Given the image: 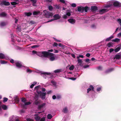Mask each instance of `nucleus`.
<instances>
[{
  "label": "nucleus",
  "instance_id": "obj_8",
  "mask_svg": "<svg viewBox=\"0 0 121 121\" xmlns=\"http://www.w3.org/2000/svg\"><path fill=\"white\" fill-rule=\"evenodd\" d=\"M121 58V52L116 55L114 57V59H115L119 60Z\"/></svg>",
  "mask_w": 121,
  "mask_h": 121
},
{
  "label": "nucleus",
  "instance_id": "obj_60",
  "mask_svg": "<svg viewBox=\"0 0 121 121\" xmlns=\"http://www.w3.org/2000/svg\"><path fill=\"white\" fill-rule=\"evenodd\" d=\"M90 55L91 54L89 53H87L86 55V56L88 57H89Z\"/></svg>",
  "mask_w": 121,
  "mask_h": 121
},
{
  "label": "nucleus",
  "instance_id": "obj_3",
  "mask_svg": "<svg viewBox=\"0 0 121 121\" xmlns=\"http://www.w3.org/2000/svg\"><path fill=\"white\" fill-rule=\"evenodd\" d=\"M44 12L45 13L44 14L45 16L47 18H50L51 17H52L53 15V13L50 12L49 11L46 12Z\"/></svg>",
  "mask_w": 121,
  "mask_h": 121
},
{
  "label": "nucleus",
  "instance_id": "obj_5",
  "mask_svg": "<svg viewBox=\"0 0 121 121\" xmlns=\"http://www.w3.org/2000/svg\"><path fill=\"white\" fill-rule=\"evenodd\" d=\"M10 3L9 2H7L5 0L2 1V2L0 3V5L2 6L3 5L6 6H8L9 5Z\"/></svg>",
  "mask_w": 121,
  "mask_h": 121
},
{
  "label": "nucleus",
  "instance_id": "obj_47",
  "mask_svg": "<svg viewBox=\"0 0 121 121\" xmlns=\"http://www.w3.org/2000/svg\"><path fill=\"white\" fill-rule=\"evenodd\" d=\"M39 45H34L33 46H31V48H38L39 47Z\"/></svg>",
  "mask_w": 121,
  "mask_h": 121
},
{
  "label": "nucleus",
  "instance_id": "obj_31",
  "mask_svg": "<svg viewBox=\"0 0 121 121\" xmlns=\"http://www.w3.org/2000/svg\"><path fill=\"white\" fill-rule=\"evenodd\" d=\"M2 109L4 110H6L7 108V106L5 105H3L2 106Z\"/></svg>",
  "mask_w": 121,
  "mask_h": 121
},
{
  "label": "nucleus",
  "instance_id": "obj_1",
  "mask_svg": "<svg viewBox=\"0 0 121 121\" xmlns=\"http://www.w3.org/2000/svg\"><path fill=\"white\" fill-rule=\"evenodd\" d=\"M42 57L47 58L53 55V53L47 51L42 52Z\"/></svg>",
  "mask_w": 121,
  "mask_h": 121
},
{
  "label": "nucleus",
  "instance_id": "obj_39",
  "mask_svg": "<svg viewBox=\"0 0 121 121\" xmlns=\"http://www.w3.org/2000/svg\"><path fill=\"white\" fill-rule=\"evenodd\" d=\"M0 63L1 64H4L6 63L7 62L5 61L1 60L0 61Z\"/></svg>",
  "mask_w": 121,
  "mask_h": 121
},
{
  "label": "nucleus",
  "instance_id": "obj_33",
  "mask_svg": "<svg viewBox=\"0 0 121 121\" xmlns=\"http://www.w3.org/2000/svg\"><path fill=\"white\" fill-rule=\"evenodd\" d=\"M34 103L35 104L37 105L40 104V102L38 100L36 99L35 100Z\"/></svg>",
  "mask_w": 121,
  "mask_h": 121
},
{
  "label": "nucleus",
  "instance_id": "obj_20",
  "mask_svg": "<svg viewBox=\"0 0 121 121\" xmlns=\"http://www.w3.org/2000/svg\"><path fill=\"white\" fill-rule=\"evenodd\" d=\"M114 37L113 36H111L109 38H107L105 40V41L106 42L109 41L110 40H111Z\"/></svg>",
  "mask_w": 121,
  "mask_h": 121
},
{
  "label": "nucleus",
  "instance_id": "obj_7",
  "mask_svg": "<svg viewBox=\"0 0 121 121\" xmlns=\"http://www.w3.org/2000/svg\"><path fill=\"white\" fill-rule=\"evenodd\" d=\"M90 7L87 6L85 7H82V13L84 11L85 12H87L88 10H90Z\"/></svg>",
  "mask_w": 121,
  "mask_h": 121
},
{
  "label": "nucleus",
  "instance_id": "obj_45",
  "mask_svg": "<svg viewBox=\"0 0 121 121\" xmlns=\"http://www.w3.org/2000/svg\"><path fill=\"white\" fill-rule=\"evenodd\" d=\"M15 101L16 103H18L19 101V100L17 98H16L15 99Z\"/></svg>",
  "mask_w": 121,
  "mask_h": 121
},
{
  "label": "nucleus",
  "instance_id": "obj_46",
  "mask_svg": "<svg viewBox=\"0 0 121 121\" xmlns=\"http://www.w3.org/2000/svg\"><path fill=\"white\" fill-rule=\"evenodd\" d=\"M31 103L30 102H26L25 103V105H27L30 104Z\"/></svg>",
  "mask_w": 121,
  "mask_h": 121
},
{
  "label": "nucleus",
  "instance_id": "obj_57",
  "mask_svg": "<svg viewBox=\"0 0 121 121\" xmlns=\"http://www.w3.org/2000/svg\"><path fill=\"white\" fill-rule=\"evenodd\" d=\"M53 38L54 39V40H55V41H56V42H61V41L60 40H58L57 39H56L55 38Z\"/></svg>",
  "mask_w": 121,
  "mask_h": 121
},
{
  "label": "nucleus",
  "instance_id": "obj_12",
  "mask_svg": "<svg viewBox=\"0 0 121 121\" xmlns=\"http://www.w3.org/2000/svg\"><path fill=\"white\" fill-rule=\"evenodd\" d=\"M35 116L34 118L36 121H39L40 119V117L38 116L37 114H35L34 115Z\"/></svg>",
  "mask_w": 121,
  "mask_h": 121
},
{
  "label": "nucleus",
  "instance_id": "obj_26",
  "mask_svg": "<svg viewBox=\"0 0 121 121\" xmlns=\"http://www.w3.org/2000/svg\"><path fill=\"white\" fill-rule=\"evenodd\" d=\"M78 10L79 12H81L82 13V7L78 6Z\"/></svg>",
  "mask_w": 121,
  "mask_h": 121
},
{
  "label": "nucleus",
  "instance_id": "obj_38",
  "mask_svg": "<svg viewBox=\"0 0 121 121\" xmlns=\"http://www.w3.org/2000/svg\"><path fill=\"white\" fill-rule=\"evenodd\" d=\"M11 4H12V5H14L17 4H18V3H17L15 2H11Z\"/></svg>",
  "mask_w": 121,
  "mask_h": 121
},
{
  "label": "nucleus",
  "instance_id": "obj_10",
  "mask_svg": "<svg viewBox=\"0 0 121 121\" xmlns=\"http://www.w3.org/2000/svg\"><path fill=\"white\" fill-rule=\"evenodd\" d=\"M91 10L93 12L98 10V7L96 6H92L91 7Z\"/></svg>",
  "mask_w": 121,
  "mask_h": 121
},
{
  "label": "nucleus",
  "instance_id": "obj_28",
  "mask_svg": "<svg viewBox=\"0 0 121 121\" xmlns=\"http://www.w3.org/2000/svg\"><path fill=\"white\" fill-rule=\"evenodd\" d=\"M7 23L5 22H1L0 24V25L1 26H5Z\"/></svg>",
  "mask_w": 121,
  "mask_h": 121
},
{
  "label": "nucleus",
  "instance_id": "obj_61",
  "mask_svg": "<svg viewBox=\"0 0 121 121\" xmlns=\"http://www.w3.org/2000/svg\"><path fill=\"white\" fill-rule=\"evenodd\" d=\"M21 113H24L25 112V111L23 109H22L20 111Z\"/></svg>",
  "mask_w": 121,
  "mask_h": 121
},
{
  "label": "nucleus",
  "instance_id": "obj_22",
  "mask_svg": "<svg viewBox=\"0 0 121 121\" xmlns=\"http://www.w3.org/2000/svg\"><path fill=\"white\" fill-rule=\"evenodd\" d=\"M45 104L44 103L42 104L41 105H39L38 106V108L39 109H41L42 108H43L45 105Z\"/></svg>",
  "mask_w": 121,
  "mask_h": 121
},
{
  "label": "nucleus",
  "instance_id": "obj_16",
  "mask_svg": "<svg viewBox=\"0 0 121 121\" xmlns=\"http://www.w3.org/2000/svg\"><path fill=\"white\" fill-rule=\"evenodd\" d=\"M120 41V39L118 38H116L114 39H112V42H114L116 43H118Z\"/></svg>",
  "mask_w": 121,
  "mask_h": 121
},
{
  "label": "nucleus",
  "instance_id": "obj_62",
  "mask_svg": "<svg viewBox=\"0 0 121 121\" xmlns=\"http://www.w3.org/2000/svg\"><path fill=\"white\" fill-rule=\"evenodd\" d=\"M101 90V88L100 87H99L97 89V91H99Z\"/></svg>",
  "mask_w": 121,
  "mask_h": 121
},
{
  "label": "nucleus",
  "instance_id": "obj_19",
  "mask_svg": "<svg viewBox=\"0 0 121 121\" xmlns=\"http://www.w3.org/2000/svg\"><path fill=\"white\" fill-rule=\"evenodd\" d=\"M25 15L27 16H30L32 15V13L30 12H25L24 13Z\"/></svg>",
  "mask_w": 121,
  "mask_h": 121
},
{
  "label": "nucleus",
  "instance_id": "obj_55",
  "mask_svg": "<svg viewBox=\"0 0 121 121\" xmlns=\"http://www.w3.org/2000/svg\"><path fill=\"white\" fill-rule=\"evenodd\" d=\"M38 95H35V100H38Z\"/></svg>",
  "mask_w": 121,
  "mask_h": 121
},
{
  "label": "nucleus",
  "instance_id": "obj_53",
  "mask_svg": "<svg viewBox=\"0 0 121 121\" xmlns=\"http://www.w3.org/2000/svg\"><path fill=\"white\" fill-rule=\"evenodd\" d=\"M58 44L57 43L55 42L54 43L53 46L54 47H57L58 46Z\"/></svg>",
  "mask_w": 121,
  "mask_h": 121
},
{
  "label": "nucleus",
  "instance_id": "obj_51",
  "mask_svg": "<svg viewBox=\"0 0 121 121\" xmlns=\"http://www.w3.org/2000/svg\"><path fill=\"white\" fill-rule=\"evenodd\" d=\"M40 85H39L37 86H36L35 87V89L36 90H38L40 88Z\"/></svg>",
  "mask_w": 121,
  "mask_h": 121
},
{
  "label": "nucleus",
  "instance_id": "obj_34",
  "mask_svg": "<svg viewBox=\"0 0 121 121\" xmlns=\"http://www.w3.org/2000/svg\"><path fill=\"white\" fill-rule=\"evenodd\" d=\"M120 49V48L118 47L115 49L114 51L116 52H117L119 51Z\"/></svg>",
  "mask_w": 121,
  "mask_h": 121
},
{
  "label": "nucleus",
  "instance_id": "obj_9",
  "mask_svg": "<svg viewBox=\"0 0 121 121\" xmlns=\"http://www.w3.org/2000/svg\"><path fill=\"white\" fill-rule=\"evenodd\" d=\"M108 11V9H99V12L100 14H102L104 13L107 12Z\"/></svg>",
  "mask_w": 121,
  "mask_h": 121
},
{
  "label": "nucleus",
  "instance_id": "obj_23",
  "mask_svg": "<svg viewBox=\"0 0 121 121\" xmlns=\"http://www.w3.org/2000/svg\"><path fill=\"white\" fill-rule=\"evenodd\" d=\"M42 52H37L36 54L37 55L39 56L42 57Z\"/></svg>",
  "mask_w": 121,
  "mask_h": 121
},
{
  "label": "nucleus",
  "instance_id": "obj_11",
  "mask_svg": "<svg viewBox=\"0 0 121 121\" xmlns=\"http://www.w3.org/2000/svg\"><path fill=\"white\" fill-rule=\"evenodd\" d=\"M68 21L71 24H73L75 23L76 20L73 19H69L68 20Z\"/></svg>",
  "mask_w": 121,
  "mask_h": 121
},
{
  "label": "nucleus",
  "instance_id": "obj_4",
  "mask_svg": "<svg viewBox=\"0 0 121 121\" xmlns=\"http://www.w3.org/2000/svg\"><path fill=\"white\" fill-rule=\"evenodd\" d=\"M15 64L16 67L18 68H20L24 67L22 65V62L19 61L15 62Z\"/></svg>",
  "mask_w": 121,
  "mask_h": 121
},
{
  "label": "nucleus",
  "instance_id": "obj_43",
  "mask_svg": "<svg viewBox=\"0 0 121 121\" xmlns=\"http://www.w3.org/2000/svg\"><path fill=\"white\" fill-rule=\"evenodd\" d=\"M117 21L118 22V23L121 26V19L120 18L118 19L117 20Z\"/></svg>",
  "mask_w": 121,
  "mask_h": 121
},
{
  "label": "nucleus",
  "instance_id": "obj_44",
  "mask_svg": "<svg viewBox=\"0 0 121 121\" xmlns=\"http://www.w3.org/2000/svg\"><path fill=\"white\" fill-rule=\"evenodd\" d=\"M4 100H3V102H5L7 101L8 99L6 98H3Z\"/></svg>",
  "mask_w": 121,
  "mask_h": 121
},
{
  "label": "nucleus",
  "instance_id": "obj_14",
  "mask_svg": "<svg viewBox=\"0 0 121 121\" xmlns=\"http://www.w3.org/2000/svg\"><path fill=\"white\" fill-rule=\"evenodd\" d=\"M114 70V69L112 68L109 69L105 71V72L106 73H108L113 71Z\"/></svg>",
  "mask_w": 121,
  "mask_h": 121
},
{
  "label": "nucleus",
  "instance_id": "obj_25",
  "mask_svg": "<svg viewBox=\"0 0 121 121\" xmlns=\"http://www.w3.org/2000/svg\"><path fill=\"white\" fill-rule=\"evenodd\" d=\"M113 43L112 42H109L107 44V46L108 47H110L111 46L112 47Z\"/></svg>",
  "mask_w": 121,
  "mask_h": 121
},
{
  "label": "nucleus",
  "instance_id": "obj_17",
  "mask_svg": "<svg viewBox=\"0 0 121 121\" xmlns=\"http://www.w3.org/2000/svg\"><path fill=\"white\" fill-rule=\"evenodd\" d=\"M53 55L51 56H49V57H50L49 59L51 61H54L55 59V57L54 56V54L53 53Z\"/></svg>",
  "mask_w": 121,
  "mask_h": 121
},
{
  "label": "nucleus",
  "instance_id": "obj_32",
  "mask_svg": "<svg viewBox=\"0 0 121 121\" xmlns=\"http://www.w3.org/2000/svg\"><path fill=\"white\" fill-rule=\"evenodd\" d=\"M78 64H79V65H81V64L82 62V60L80 59H78Z\"/></svg>",
  "mask_w": 121,
  "mask_h": 121
},
{
  "label": "nucleus",
  "instance_id": "obj_35",
  "mask_svg": "<svg viewBox=\"0 0 121 121\" xmlns=\"http://www.w3.org/2000/svg\"><path fill=\"white\" fill-rule=\"evenodd\" d=\"M41 74H43V75H49L51 74V73H49L45 72L41 73Z\"/></svg>",
  "mask_w": 121,
  "mask_h": 121
},
{
  "label": "nucleus",
  "instance_id": "obj_52",
  "mask_svg": "<svg viewBox=\"0 0 121 121\" xmlns=\"http://www.w3.org/2000/svg\"><path fill=\"white\" fill-rule=\"evenodd\" d=\"M89 65H84L83 66V67L84 68H87L88 67H89Z\"/></svg>",
  "mask_w": 121,
  "mask_h": 121
},
{
  "label": "nucleus",
  "instance_id": "obj_63",
  "mask_svg": "<svg viewBox=\"0 0 121 121\" xmlns=\"http://www.w3.org/2000/svg\"><path fill=\"white\" fill-rule=\"evenodd\" d=\"M60 1L61 3L64 4L65 3V2L64 0H60Z\"/></svg>",
  "mask_w": 121,
  "mask_h": 121
},
{
  "label": "nucleus",
  "instance_id": "obj_15",
  "mask_svg": "<svg viewBox=\"0 0 121 121\" xmlns=\"http://www.w3.org/2000/svg\"><path fill=\"white\" fill-rule=\"evenodd\" d=\"M90 88H88L87 89V93H88L91 90L94 91V87L93 86L91 85L90 86Z\"/></svg>",
  "mask_w": 121,
  "mask_h": 121
},
{
  "label": "nucleus",
  "instance_id": "obj_2",
  "mask_svg": "<svg viewBox=\"0 0 121 121\" xmlns=\"http://www.w3.org/2000/svg\"><path fill=\"white\" fill-rule=\"evenodd\" d=\"M37 92L39 95L40 97L42 99H45L46 95V93L42 92L41 91H38Z\"/></svg>",
  "mask_w": 121,
  "mask_h": 121
},
{
  "label": "nucleus",
  "instance_id": "obj_36",
  "mask_svg": "<svg viewBox=\"0 0 121 121\" xmlns=\"http://www.w3.org/2000/svg\"><path fill=\"white\" fill-rule=\"evenodd\" d=\"M30 1L32 2V4H35L36 3L37 1L36 0H30Z\"/></svg>",
  "mask_w": 121,
  "mask_h": 121
},
{
  "label": "nucleus",
  "instance_id": "obj_29",
  "mask_svg": "<svg viewBox=\"0 0 121 121\" xmlns=\"http://www.w3.org/2000/svg\"><path fill=\"white\" fill-rule=\"evenodd\" d=\"M52 117V115L50 114H49L47 116V117L48 119H51Z\"/></svg>",
  "mask_w": 121,
  "mask_h": 121
},
{
  "label": "nucleus",
  "instance_id": "obj_64",
  "mask_svg": "<svg viewBox=\"0 0 121 121\" xmlns=\"http://www.w3.org/2000/svg\"><path fill=\"white\" fill-rule=\"evenodd\" d=\"M70 79L73 80H74L76 79V78H75L71 77L70 78Z\"/></svg>",
  "mask_w": 121,
  "mask_h": 121
},
{
  "label": "nucleus",
  "instance_id": "obj_41",
  "mask_svg": "<svg viewBox=\"0 0 121 121\" xmlns=\"http://www.w3.org/2000/svg\"><path fill=\"white\" fill-rule=\"evenodd\" d=\"M45 117H43L39 120V121H45Z\"/></svg>",
  "mask_w": 121,
  "mask_h": 121
},
{
  "label": "nucleus",
  "instance_id": "obj_24",
  "mask_svg": "<svg viewBox=\"0 0 121 121\" xmlns=\"http://www.w3.org/2000/svg\"><path fill=\"white\" fill-rule=\"evenodd\" d=\"M40 13V12L39 11H35L33 12V14L34 15H38V14H39Z\"/></svg>",
  "mask_w": 121,
  "mask_h": 121
},
{
  "label": "nucleus",
  "instance_id": "obj_48",
  "mask_svg": "<svg viewBox=\"0 0 121 121\" xmlns=\"http://www.w3.org/2000/svg\"><path fill=\"white\" fill-rule=\"evenodd\" d=\"M61 98V96L60 95H58L56 96V99H60Z\"/></svg>",
  "mask_w": 121,
  "mask_h": 121
},
{
  "label": "nucleus",
  "instance_id": "obj_30",
  "mask_svg": "<svg viewBox=\"0 0 121 121\" xmlns=\"http://www.w3.org/2000/svg\"><path fill=\"white\" fill-rule=\"evenodd\" d=\"M5 56L2 53H0V59H3L4 58Z\"/></svg>",
  "mask_w": 121,
  "mask_h": 121
},
{
  "label": "nucleus",
  "instance_id": "obj_6",
  "mask_svg": "<svg viewBox=\"0 0 121 121\" xmlns=\"http://www.w3.org/2000/svg\"><path fill=\"white\" fill-rule=\"evenodd\" d=\"M113 5L115 7H121V4L117 1H115L114 2Z\"/></svg>",
  "mask_w": 121,
  "mask_h": 121
},
{
  "label": "nucleus",
  "instance_id": "obj_56",
  "mask_svg": "<svg viewBox=\"0 0 121 121\" xmlns=\"http://www.w3.org/2000/svg\"><path fill=\"white\" fill-rule=\"evenodd\" d=\"M71 6L73 7H75L76 6V5L75 4L73 3L71 4Z\"/></svg>",
  "mask_w": 121,
  "mask_h": 121
},
{
  "label": "nucleus",
  "instance_id": "obj_37",
  "mask_svg": "<svg viewBox=\"0 0 121 121\" xmlns=\"http://www.w3.org/2000/svg\"><path fill=\"white\" fill-rule=\"evenodd\" d=\"M53 9L52 6L51 5L49 6H48V9L50 11H52Z\"/></svg>",
  "mask_w": 121,
  "mask_h": 121
},
{
  "label": "nucleus",
  "instance_id": "obj_58",
  "mask_svg": "<svg viewBox=\"0 0 121 121\" xmlns=\"http://www.w3.org/2000/svg\"><path fill=\"white\" fill-rule=\"evenodd\" d=\"M25 105H25V104H21L22 107L23 108H25Z\"/></svg>",
  "mask_w": 121,
  "mask_h": 121
},
{
  "label": "nucleus",
  "instance_id": "obj_27",
  "mask_svg": "<svg viewBox=\"0 0 121 121\" xmlns=\"http://www.w3.org/2000/svg\"><path fill=\"white\" fill-rule=\"evenodd\" d=\"M61 72V69H57L54 71V72L55 73H59Z\"/></svg>",
  "mask_w": 121,
  "mask_h": 121
},
{
  "label": "nucleus",
  "instance_id": "obj_21",
  "mask_svg": "<svg viewBox=\"0 0 121 121\" xmlns=\"http://www.w3.org/2000/svg\"><path fill=\"white\" fill-rule=\"evenodd\" d=\"M6 15L7 14L4 12H2L0 14V16L1 17H5Z\"/></svg>",
  "mask_w": 121,
  "mask_h": 121
},
{
  "label": "nucleus",
  "instance_id": "obj_13",
  "mask_svg": "<svg viewBox=\"0 0 121 121\" xmlns=\"http://www.w3.org/2000/svg\"><path fill=\"white\" fill-rule=\"evenodd\" d=\"M53 17L54 18V19L55 20H56L59 19L60 18V17L59 14H55L53 16Z\"/></svg>",
  "mask_w": 121,
  "mask_h": 121
},
{
  "label": "nucleus",
  "instance_id": "obj_42",
  "mask_svg": "<svg viewBox=\"0 0 121 121\" xmlns=\"http://www.w3.org/2000/svg\"><path fill=\"white\" fill-rule=\"evenodd\" d=\"M21 101L22 102L25 103L26 101V100L25 98H22Z\"/></svg>",
  "mask_w": 121,
  "mask_h": 121
},
{
  "label": "nucleus",
  "instance_id": "obj_49",
  "mask_svg": "<svg viewBox=\"0 0 121 121\" xmlns=\"http://www.w3.org/2000/svg\"><path fill=\"white\" fill-rule=\"evenodd\" d=\"M58 45L60 47H64L65 46V45L62 44L61 43H59Z\"/></svg>",
  "mask_w": 121,
  "mask_h": 121
},
{
  "label": "nucleus",
  "instance_id": "obj_40",
  "mask_svg": "<svg viewBox=\"0 0 121 121\" xmlns=\"http://www.w3.org/2000/svg\"><path fill=\"white\" fill-rule=\"evenodd\" d=\"M74 67L73 65H72L70 66L69 69L70 70H73L74 69Z\"/></svg>",
  "mask_w": 121,
  "mask_h": 121
},
{
  "label": "nucleus",
  "instance_id": "obj_54",
  "mask_svg": "<svg viewBox=\"0 0 121 121\" xmlns=\"http://www.w3.org/2000/svg\"><path fill=\"white\" fill-rule=\"evenodd\" d=\"M56 9H59L60 8V6L59 5H56L55 6Z\"/></svg>",
  "mask_w": 121,
  "mask_h": 121
},
{
  "label": "nucleus",
  "instance_id": "obj_50",
  "mask_svg": "<svg viewBox=\"0 0 121 121\" xmlns=\"http://www.w3.org/2000/svg\"><path fill=\"white\" fill-rule=\"evenodd\" d=\"M26 120L27 121H34L33 119H31L30 118H27Z\"/></svg>",
  "mask_w": 121,
  "mask_h": 121
},
{
  "label": "nucleus",
  "instance_id": "obj_59",
  "mask_svg": "<svg viewBox=\"0 0 121 121\" xmlns=\"http://www.w3.org/2000/svg\"><path fill=\"white\" fill-rule=\"evenodd\" d=\"M114 50L112 48H111L109 50V52L110 53H111L112 52H113Z\"/></svg>",
  "mask_w": 121,
  "mask_h": 121
},
{
  "label": "nucleus",
  "instance_id": "obj_18",
  "mask_svg": "<svg viewBox=\"0 0 121 121\" xmlns=\"http://www.w3.org/2000/svg\"><path fill=\"white\" fill-rule=\"evenodd\" d=\"M62 112L64 113H67L68 112V109L66 107L63 109Z\"/></svg>",
  "mask_w": 121,
  "mask_h": 121
}]
</instances>
